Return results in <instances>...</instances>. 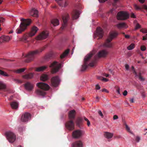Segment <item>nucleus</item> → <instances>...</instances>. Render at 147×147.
I'll use <instances>...</instances> for the list:
<instances>
[{
  "label": "nucleus",
  "mask_w": 147,
  "mask_h": 147,
  "mask_svg": "<svg viewBox=\"0 0 147 147\" xmlns=\"http://www.w3.org/2000/svg\"><path fill=\"white\" fill-rule=\"evenodd\" d=\"M30 114L27 112L24 113L22 115L21 118V121L23 122H26L28 121L31 118Z\"/></svg>",
  "instance_id": "6e6552de"
},
{
  "label": "nucleus",
  "mask_w": 147,
  "mask_h": 147,
  "mask_svg": "<svg viewBox=\"0 0 147 147\" xmlns=\"http://www.w3.org/2000/svg\"><path fill=\"white\" fill-rule=\"evenodd\" d=\"M135 47V45L133 43H131L130 45L127 47V49L128 50H131L133 49Z\"/></svg>",
  "instance_id": "c9c22d12"
},
{
  "label": "nucleus",
  "mask_w": 147,
  "mask_h": 147,
  "mask_svg": "<svg viewBox=\"0 0 147 147\" xmlns=\"http://www.w3.org/2000/svg\"><path fill=\"white\" fill-rule=\"evenodd\" d=\"M38 29L37 27L34 26L31 29V32L29 34L28 36L29 37H32L34 36L36 33Z\"/></svg>",
  "instance_id": "ddd939ff"
},
{
  "label": "nucleus",
  "mask_w": 147,
  "mask_h": 147,
  "mask_svg": "<svg viewBox=\"0 0 147 147\" xmlns=\"http://www.w3.org/2000/svg\"><path fill=\"white\" fill-rule=\"evenodd\" d=\"M118 116L117 115H115L113 116V119L114 120H115L118 119Z\"/></svg>",
  "instance_id": "13d9d810"
},
{
  "label": "nucleus",
  "mask_w": 147,
  "mask_h": 147,
  "mask_svg": "<svg viewBox=\"0 0 147 147\" xmlns=\"http://www.w3.org/2000/svg\"><path fill=\"white\" fill-rule=\"evenodd\" d=\"M127 90H125L124 91V92L123 93V95L124 96H126L127 94Z\"/></svg>",
  "instance_id": "864d4df0"
},
{
  "label": "nucleus",
  "mask_w": 147,
  "mask_h": 147,
  "mask_svg": "<svg viewBox=\"0 0 147 147\" xmlns=\"http://www.w3.org/2000/svg\"><path fill=\"white\" fill-rule=\"evenodd\" d=\"M125 67L126 70H128L129 69V65L127 64H125Z\"/></svg>",
  "instance_id": "8fccbe9b"
},
{
  "label": "nucleus",
  "mask_w": 147,
  "mask_h": 147,
  "mask_svg": "<svg viewBox=\"0 0 147 147\" xmlns=\"http://www.w3.org/2000/svg\"><path fill=\"white\" fill-rule=\"evenodd\" d=\"M108 53V52L107 50H102L98 53V57H106Z\"/></svg>",
  "instance_id": "4468645a"
},
{
  "label": "nucleus",
  "mask_w": 147,
  "mask_h": 147,
  "mask_svg": "<svg viewBox=\"0 0 147 147\" xmlns=\"http://www.w3.org/2000/svg\"><path fill=\"white\" fill-rule=\"evenodd\" d=\"M69 18V16L68 15L66 14L64 16L62 17L63 20V24L61 28L63 29L66 26V24L67 23V20Z\"/></svg>",
  "instance_id": "f3484780"
},
{
  "label": "nucleus",
  "mask_w": 147,
  "mask_h": 147,
  "mask_svg": "<svg viewBox=\"0 0 147 147\" xmlns=\"http://www.w3.org/2000/svg\"><path fill=\"white\" fill-rule=\"evenodd\" d=\"M0 89L6 91V86L2 82L0 81Z\"/></svg>",
  "instance_id": "7c9ffc66"
},
{
  "label": "nucleus",
  "mask_w": 147,
  "mask_h": 147,
  "mask_svg": "<svg viewBox=\"0 0 147 147\" xmlns=\"http://www.w3.org/2000/svg\"><path fill=\"white\" fill-rule=\"evenodd\" d=\"M26 69L25 68H22L18 69H15L11 70L9 72L11 73H23Z\"/></svg>",
  "instance_id": "6ab92c4d"
},
{
  "label": "nucleus",
  "mask_w": 147,
  "mask_h": 147,
  "mask_svg": "<svg viewBox=\"0 0 147 147\" xmlns=\"http://www.w3.org/2000/svg\"><path fill=\"white\" fill-rule=\"evenodd\" d=\"M100 87L98 84H97L96 85V90H99L100 89Z\"/></svg>",
  "instance_id": "6e6d98bb"
},
{
  "label": "nucleus",
  "mask_w": 147,
  "mask_h": 147,
  "mask_svg": "<svg viewBox=\"0 0 147 147\" xmlns=\"http://www.w3.org/2000/svg\"><path fill=\"white\" fill-rule=\"evenodd\" d=\"M79 12L77 11H74L73 14L72 18L73 20H76L78 18L79 15Z\"/></svg>",
  "instance_id": "c756f323"
},
{
  "label": "nucleus",
  "mask_w": 147,
  "mask_h": 147,
  "mask_svg": "<svg viewBox=\"0 0 147 147\" xmlns=\"http://www.w3.org/2000/svg\"><path fill=\"white\" fill-rule=\"evenodd\" d=\"M142 40H147V34L145 36H143L142 37Z\"/></svg>",
  "instance_id": "3c124183"
},
{
  "label": "nucleus",
  "mask_w": 147,
  "mask_h": 147,
  "mask_svg": "<svg viewBox=\"0 0 147 147\" xmlns=\"http://www.w3.org/2000/svg\"><path fill=\"white\" fill-rule=\"evenodd\" d=\"M115 88L116 89V92L118 93L119 94H120V88L118 86H116L115 87Z\"/></svg>",
  "instance_id": "49530a36"
},
{
  "label": "nucleus",
  "mask_w": 147,
  "mask_h": 147,
  "mask_svg": "<svg viewBox=\"0 0 147 147\" xmlns=\"http://www.w3.org/2000/svg\"><path fill=\"white\" fill-rule=\"evenodd\" d=\"M33 74H25L23 75L22 77L23 78L26 79H28L32 78L33 76Z\"/></svg>",
  "instance_id": "c85d7f7f"
},
{
  "label": "nucleus",
  "mask_w": 147,
  "mask_h": 147,
  "mask_svg": "<svg viewBox=\"0 0 147 147\" xmlns=\"http://www.w3.org/2000/svg\"><path fill=\"white\" fill-rule=\"evenodd\" d=\"M118 35V33L116 32H111L108 38L110 40L109 41H111L113 39L116 37Z\"/></svg>",
  "instance_id": "412c9836"
},
{
  "label": "nucleus",
  "mask_w": 147,
  "mask_h": 147,
  "mask_svg": "<svg viewBox=\"0 0 147 147\" xmlns=\"http://www.w3.org/2000/svg\"><path fill=\"white\" fill-rule=\"evenodd\" d=\"M140 74H138V75H140ZM138 78L139 80H140L141 81H144L145 80V79L143 78L142 76L140 75H138Z\"/></svg>",
  "instance_id": "c03bdc74"
},
{
  "label": "nucleus",
  "mask_w": 147,
  "mask_h": 147,
  "mask_svg": "<svg viewBox=\"0 0 147 147\" xmlns=\"http://www.w3.org/2000/svg\"><path fill=\"white\" fill-rule=\"evenodd\" d=\"M104 76H105L106 77H109V74H104Z\"/></svg>",
  "instance_id": "774afa93"
},
{
  "label": "nucleus",
  "mask_w": 147,
  "mask_h": 147,
  "mask_svg": "<svg viewBox=\"0 0 147 147\" xmlns=\"http://www.w3.org/2000/svg\"><path fill=\"white\" fill-rule=\"evenodd\" d=\"M96 64V63L95 62H92L90 63L89 64V65L91 67H93Z\"/></svg>",
  "instance_id": "09e8293b"
},
{
  "label": "nucleus",
  "mask_w": 147,
  "mask_h": 147,
  "mask_svg": "<svg viewBox=\"0 0 147 147\" xmlns=\"http://www.w3.org/2000/svg\"><path fill=\"white\" fill-rule=\"evenodd\" d=\"M30 15L33 16L37 17L38 16V11L35 9H32L30 11Z\"/></svg>",
  "instance_id": "4be33fe9"
},
{
  "label": "nucleus",
  "mask_w": 147,
  "mask_h": 147,
  "mask_svg": "<svg viewBox=\"0 0 147 147\" xmlns=\"http://www.w3.org/2000/svg\"><path fill=\"white\" fill-rule=\"evenodd\" d=\"M28 36H26L25 35L23 36V42H28L27 39H28Z\"/></svg>",
  "instance_id": "79ce46f5"
},
{
  "label": "nucleus",
  "mask_w": 147,
  "mask_h": 147,
  "mask_svg": "<svg viewBox=\"0 0 147 147\" xmlns=\"http://www.w3.org/2000/svg\"><path fill=\"white\" fill-rule=\"evenodd\" d=\"M37 86L40 89H37L36 91V94L38 95L44 96L46 94L45 91L47 90L50 88L48 85L45 83L39 82L36 84Z\"/></svg>",
  "instance_id": "f257e3e1"
},
{
  "label": "nucleus",
  "mask_w": 147,
  "mask_h": 147,
  "mask_svg": "<svg viewBox=\"0 0 147 147\" xmlns=\"http://www.w3.org/2000/svg\"><path fill=\"white\" fill-rule=\"evenodd\" d=\"M11 38L8 36H2L0 37V42L3 43L9 41Z\"/></svg>",
  "instance_id": "2eb2a0df"
},
{
  "label": "nucleus",
  "mask_w": 147,
  "mask_h": 147,
  "mask_svg": "<svg viewBox=\"0 0 147 147\" xmlns=\"http://www.w3.org/2000/svg\"><path fill=\"white\" fill-rule=\"evenodd\" d=\"M97 32L98 34L101 36V37H102L103 33L102 29L100 27L97 28Z\"/></svg>",
  "instance_id": "72a5a7b5"
},
{
  "label": "nucleus",
  "mask_w": 147,
  "mask_h": 147,
  "mask_svg": "<svg viewBox=\"0 0 147 147\" xmlns=\"http://www.w3.org/2000/svg\"><path fill=\"white\" fill-rule=\"evenodd\" d=\"M60 66V63L55 61L52 63L49 67L52 68L51 72L53 73L57 72L59 71Z\"/></svg>",
  "instance_id": "39448f33"
},
{
  "label": "nucleus",
  "mask_w": 147,
  "mask_h": 147,
  "mask_svg": "<svg viewBox=\"0 0 147 147\" xmlns=\"http://www.w3.org/2000/svg\"><path fill=\"white\" fill-rule=\"evenodd\" d=\"M97 78L100 80H102L105 82H107L108 80V79L101 76L98 77Z\"/></svg>",
  "instance_id": "4c0bfd02"
},
{
  "label": "nucleus",
  "mask_w": 147,
  "mask_h": 147,
  "mask_svg": "<svg viewBox=\"0 0 147 147\" xmlns=\"http://www.w3.org/2000/svg\"><path fill=\"white\" fill-rule=\"evenodd\" d=\"M125 129L126 130L130 133L132 134V133H131V131L130 130V128L128 126V125L126 124H125Z\"/></svg>",
  "instance_id": "37998d69"
},
{
  "label": "nucleus",
  "mask_w": 147,
  "mask_h": 147,
  "mask_svg": "<svg viewBox=\"0 0 147 147\" xmlns=\"http://www.w3.org/2000/svg\"><path fill=\"white\" fill-rule=\"evenodd\" d=\"M58 3L61 7H65L68 5L69 2L68 0H61Z\"/></svg>",
  "instance_id": "f8f14e48"
},
{
  "label": "nucleus",
  "mask_w": 147,
  "mask_h": 147,
  "mask_svg": "<svg viewBox=\"0 0 147 147\" xmlns=\"http://www.w3.org/2000/svg\"><path fill=\"white\" fill-rule=\"evenodd\" d=\"M24 87L26 90L31 91L33 89V86L31 84L28 82L24 84Z\"/></svg>",
  "instance_id": "aec40b11"
},
{
  "label": "nucleus",
  "mask_w": 147,
  "mask_h": 147,
  "mask_svg": "<svg viewBox=\"0 0 147 147\" xmlns=\"http://www.w3.org/2000/svg\"><path fill=\"white\" fill-rule=\"evenodd\" d=\"M82 131L80 130H76L72 133V136L74 138H78L82 136Z\"/></svg>",
  "instance_id": "9d476101"
},
{
  "label": "nucleus",
  "mask_w": 147,
  "mask_h": 147,
  "mask_svg": "<svg viewBox=\"0 0 147 147\" xmlns=\"http://www.w3.org/2000/svg\"><path fill=\"white\" fill-rule=\"evenodd\" d=\"M116 26L119 29L123 28H126L127 27L126 24L125 23L122 22L117 24Z\"/></svg>",
  "instance_id": "bb28decb"
},
{
  "label": "nucleus",
  "mask_w": 147,
  "mask_h": 147,
  "mask_svg": "<svg viewBox=\"0 0 147 147\" xmlns=\"http://www.w3.org/2000/svg\"><path fill=\"white\" fill-rule=\"evenodd\" d=\"M98 113L102 117H103V114L100 111H98Z\"/></svg>",
  "instance_id": "603ef678"
},
{
  "label": "nucleus",
  "mask_w": 147,
  "mask_h": 147,
  "mask_svg": "<svg viewBox=\"0 0 147 147\" xmlns=\"http://www.w3.org/2000/svg\"><path fill=\"white\" fill-rule=\"evenodd\" d=\"M48 34L47 31L42 32L36 37V39L37 40L44 39L47 38Z\"/></svg>",
  "instance_id": "9b49d317"
},
{
  "label": "nucleus",
  "mask_w": 147,
  "mask_h": 147,
  "mask_svg": "<svg viewBox=\"0 0 147 147\" xmlns=\"http://www.w3.org/2000/svg\"><path fill=\"white\" fill-rule=\"evenodd\" d=\"M69 50V49H67L60 56L61 58V59H63L64 58L68 53Z\"/></svg>",
  "instance_id": "f704fd0d"
},
{
  "label": "nucleus",
  "mask_w": 147,
  "mask_h": 147,
  "mask_svg": "<svg viewBox=\"0 0 147 147\" xmlns=\"http://www.w3.org/2000/svg\"><path fill=\"white\" fill-rule=\"evenodd\" d=\"M139 1L142 3H143L145 2V0H138Z\"/></svg>",
  "instance_id": "0e129e2a"
},
{
  "label": "nucleus",
  "mask_w": 147,
  "mask_h": 147,
  "mask_svg": "<svg viewBox=\"0 0 147 147\" xmlns=\"http://www.w3.org/2000/svg\"><path fill=\"white\" fill-rule=\"evenodd\" d=\"M140 49L143 51H145L146 49V47L144 45H142L140 47Z\"/></svg>",
  "instance_id": "a18cd8bd"
},
{
  "label": "nucleus",
  "mask_w": 147,
  "mask_h": 147,
  "mask_svg": "<svg viewBox=\"0 0 147 147\" xmlns=\"http://www.w3.org/2000/svg\"><path fill=\"white\" fill-rule=\"evenodd\" d=\"M109 40L108 38L107 39L106 42L103 45L104 47L109 48L112 47L113 44L112 43H110L111 41H109Z\"/></svg>",
  "instance_id": "b1692460"
},
{
  "label": "nucleus",
  "mask_w": 147,
  "mask_h": 147,
  "mask_svg": "<svg viewBox=\"0 0 147 147\" xmlns=\"http://www.w3.org/2000/svg\"><path fill=\"white\" fill-rule=\"evenodd\" d=\"M87 125H88V126H90V121H89V120H88V121H87Z\"/></svg>",
  "instance_id": "69168bd1"
},
{
  "label": "nucleus",
  "mask_w": 147,
  "mask_h": 147,
  "mask_svg": "<svg viewBox=\"0 0 147 147\" xmlns=\"http://www.w3.org/2000/svg\"><path fill=\"white\" fill-rule=\"evenodd\" d=\"M49 78L47 74H42L40 77V80L43 81H45L48 80Z\"/></svg>",
  "instance_id": "393cba45"
},
{
  "label": "nucleus",
  "mask_w": 147,
  "mask_h": 147,
  "mask_svg": "<svg viewBox=\"0 0 147 147\" xmlns=\"http://www.w3.org/2000/svg\"><path fill=\"white\" fill-rule=\"evenodd\" d=\"M134 24L136 25L135 29H137L138 28V23H137V21L135 20L134 22Z\"/></svg>",
  "instance_id": "de8ad7c7"
},
{
  "label": "nucleus",
  "mask_w": 147,
  "mask_h": 147,
  "mask_svg": "<svg viewBox=\"0 0 147 147\" xmlns=\"http://www.w3.org/2000/svg\"><path fill=\"white\" fill-rule=\"evenodd\" d=\"M104 135L106 138L109 139L111 138L113 136V133L105 132L104 133Z\"/></svg>",
  "instance_id": "cd10ccee"
},
{
  "label": "nucleus",
  "mask_w": 147,
  "mask_h": 147,
  "mask_svg": "<svg viewBox=\"0 0 147 147\" xmlns=\"http://www.w3.org/2000/svg\"><path fill=\"white\" fill-rule=\"evenodd\" d=\"M85 64L82 65V67L81 69V71H84L87 68V65L86 63H84Z\"/></svg>",
  "instance_id": "ea45409f"
},
{
  "label": "nucleus",
  "mask_w": 147,
  "mask_h": 147,
  "mask_svg": "<svg viewBox=\"0 0 147 147\" xmlns=\"http://www.w3.org/2000/svg\"><path fill=\"white\" fill-rule=\"evenodd\" d=\"M42 51V49H40L31 51L28 54L27 57L28 58L32 59H33L36 55L41 52Z\"/></svg>",
  "instance_id": "423d86ee"
},
{
  "label": "nucleus",
  "mask_w": 147,
  "mask_h": 147,
  "mask_svg": "<svg viewBox=\"0 0 147 147\" xmlns=\"http://www.w3.org/2000/svg\"><path fill=\"white\" fill-rule=\"evenodd\" d=\"M140 31L142 32L143 33H147V28H141Z\"/></svg>",
  "instance_id": "58836bf2"
},
{
  "label": "nucleus",
  "mask_w": 147,
  "mask_h": 147,
  "mask_svg": "<svg viewBox=\"0 0 147 147\" xmlns=\"http://www.w3.org/2000/svg\"><path fill=\"white\" fill-rule=\"evenodd\" d=\"M129 101H130V103L134 102V99L132 98L130 99L129 100Z\"/></svg>",
  "instance_id": "338daca9"
},
{
  "label": "nucleus",
  "mask_w": 147,
  "mask_h": 147,
  "mask_svg": "<svg viewBox=\"0 0 147 147\" xmlns=\"http://www.w3.org/2000/svg\"><path fill=\"white\" fill-rule=\"evenodd\" d=\"M5 18L2 17L0 18V31L1 30V24L3 22H5Z\"/></svg>",
  "instance_id": "a19ab883"
},
{
  "label": "nucleus",
  "mask_w": 147,
  "mask_h": 147,
  "mask_svg": "<svg viewBox=\"0 0 147 147\" xmlns=\"http://www.w3.org/2000/svg\"><path fill=\"white\" fill-rule=\"evenodd\" d=\"M131 68L132 69V70L133 71V72L134 73H136V72L134 69V68L133 66H132L131 67Z\"/></svg>",
  "instance_id": "680f3d73"
},
{
  "label": "nucleus",
  "mask_w": 147,
  "mask_h": 147,
  "mask_svg": "<svg viewBox=\"0 0 147 147\" xmlns=\"http://www.w3.org/2000/svg\"><path fill=\"white\" fill-rule=\"evenodd\" d=\"M47 65L40 66L36 68L35 71L37 72H40L45 70L47 67Z\"/></svg>",
  "instance_id": "5701e85b"
},
{
  "label": "nucleus",
  "mask_w": 147,
  "mask_h": 147,
  "mask_svg": "<svg viewBox=\"0 0 147 147\" xmlns=\"http://www.w3.org/2000/svg\"><path fill=\"white\" fill-rule=\"evenodd\" d=\"M131 17L132 18H136V16L134 13H132L131 15Z\"/></svg>",
  "instance_id": "bf43d9fd"
},
{
  "label": "nucleus",
  "mask_w": 147,
  "mask_h": 147,
  "mask_svg": "<svg viewBox=\"0 0 147 147\" xmlns=\"http://www.w3.org/2000/svg\"><path fill=\"white\" fill-rule=\"evenodd\" d=\"M92 56V54L91 53H90L87 55L84 58V63H86V61H88Z\"/></svg>",
  "instance_id": "473e14b6"
},
{
  "label": "nucleus",
  "mask_w": 147,
  "mask_h": 147,
  "mask_svg": "<svg viewBox=\"0 0 147 147\" xmlns=\"http://www.w3.org/2000/svg\"><path fill=\"white\" fill-rule=\"evenodd\" d=\"M10 105L13 109H17L18 108V103L16 102H12L10 103Z\"/></svg>",
  "instance_id": "a878e982"
},
{
  "label": "nucleus",
  "mask_w": 147,
  "mask_h": 147,
  "mask_svg": "<svg viewBox=\"0 0 147 147\" xmlns=\"http://www.w3.org/2000/svg\"><path fill=\"white\" fill-rule=\"evenodd\" d=\"M102 92H105L108 93L109 92V91L105 89H103L102 90Z\"/></svg>",
  "instance_id": "5fc2aeb1"
},
{
  "label": "nucleus",
  "mask_w": 147,
  "mask_h": 147,
  "mask_svg": "<svg viewBox=\"0 0 147 147\" xmlns=\"http://www.w3.org/2000/svg\"><path fill=\"white\" fill-rule=\"evenodd\" d=\"M51 23L54 26H58L59 24V20L56 19H53L51 20Z\"/></svg>",
  "instance_id": "2f4dec72"
},
{
  "label": "nucleus",
  "mask_w": 147,
  "mask_h": 147,
  "mask_svg": "<svg viewBox=\"0 0 147 147\" xmlns=\"http://www.w3.org/2000/svg\"><path fill=\"white\" fill-rule=\"evenodd\" d=\"M83 143L80 140L74 142L72 144L73 147H82Z\"/></svg>",
  "instance_id": "a211bd4d"
},
{
  "label": "nucleus",
  "mask_w": 147,
  "mask_h": 147,
  "mask_svg": "<svg viewBox=\"0 0 147 147\" xmlns=\"http://www.w3.org/2000/svg\"><path fill=\"white\" fill-rule=\"evenodd\" d=\"M21 22L20 26L16 30V32L17 34L21 33L26 28L27 26L29 25L31 23L30 19H25L23 18H20Z\"/></svg>",
  "instance_id": "f03ea898"
},
{
  "label": "nucleus",
  "mask_w": 147,
  "mask_h": 147,
  "mask_svg": "<svg viewBox=\"0 0 147 147\" xmlns=\"http://www.w3.org/2000/svg\"><path fill=\"white\" fill-rule=\"evenodd\" d=\"M73 120H70L69 121L65 124L66 127L69 130H72L74 129V123Z\"/></svg>",
  "instance_id": "1a4fd4ad"
},
{
  "label": "nucleus",
  "mask_w": 147,
  "mask_h": 147,
  "mask_svg": "<svg viewBox=\"0 0 147 147\" xmlns=\"http://www.w3.org/2000/svg\"><path fill=\"white\" fill-rule=\"evenodd\" d=\"M5 135L7 140L9 142L12 143L15 141L16 136L13 132L8 131L5 133Z\"/></svg>",
  "instance_id": "20e7f679"
},
{
  "label": "nucleus",
  "mask_w": 147,
  "mask_h": 147,
  "mask_svg": "<svg viewBox=\"0 0 147 147\" xmlns=\"http://www.w3.org/2000/svg\"><path fill=\"white\" fill-rule=\"evenodd\" d=\"M129 17V14L128 13L125 11H120L117 14V18L118 20H124Z\"/></svg>",
  "instance_id": "7ed1b4c3"
},
{
  "label": "nucleus",
  "mask_w": 147,
  "mask_h": 147,
  "mask_svg": "<svg viewBox=\"0 0 147 147\" xmlns=\"http://www.w3.org/2000/svg\"><path fill=\"white\" fill-rule=\"evenodd\" d=\"M76 114V112L74 110L70 111L68 115L69 119L70 120L74 119L75 118Z\"/></svg>",
  "instance_id": "dca6fc26"
},
{
  "label": "nucleus",
  "mask_w": 147,
  "mask_h": 147,
  "mask_svg": "<svg viewBox=\"0 0 147 147\" xmlns=\"http://www.w3.org/2000/svg\"><path fill=\"white\" fill-rule=\"evenodd\" d=\"M82 119L81 118H78L76 122V125L78 126H79L81 123L82 122Z\"/></svg>",
  "instance_id": "e433bc0d"
},
{
  "label": "nucleus",
  "mask_w": 147,
  "mask_h": 147,
  "mask_svg": "<svg viewBox=\"0 0 147 147\" xmlns=\"http://www.w3.org/2000/svg\"><path fill=\"white\" fill-rule=\"evenodd\" d=\"M23 36L21 37H18L19 40L23 42Z\"/></svg>",
  "instance_id": "4d7b16f0"
},
{
  "label": "nucleus",
  "mask_w": 147,
  "mask_h": 147,
  "mask_svg": "<svg viewBox=\"0 0 147 147\" xmlns=\"http://www.w3.org/2000/svg\"><path fill=\"white\" fill-rule=\"evenodd\" d=\"M1 76L5 77H8L9 76V74H0Z\"/></svg>",
  "instance_id": "052dcab7"
},
{
  "label": "nucleus",
  "mask_w": 147,
  "mask_h": 147,
  "mask_svg": "<svg viewBox=\"0 0 147 147\" xmlns=\"http://www.w3.org/2000/svg\"><path fill=\"white\" fill-rule=\"evenodd\" d=\"M99 1L100 3H104L107 0H98Z\"/></svg>",
  "instance_id": "e2e57ef3"
},
{
  "label": "nucleus",
  "mask_w": 147,
  "mask_h": 147,
  "mask_svg": "<svg viewBox=\"0 0 147 147\" xmlns=\"http://www.w3.org/2000/svg\"><path fill=\"white\" fill-rule=\"evenodd\" d=\"M60 80L58 76L54 77L51 79L52 85L55 87H57L59 85Z\"/></svg>",
  "instance_id": "0eeeda50"
}]
</instances>
